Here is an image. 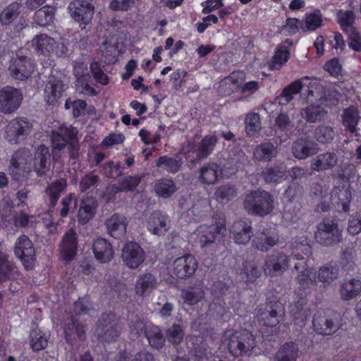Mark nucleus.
Returning a JSON list of instances; mask_svg holds the SVG:
<instances>
[{
  "instance_id": "3c124183",
  "label": "nucleus",
  "mask_w": 361,
  "mask_h": 361,
  "mask_svg": "<svg viewBox=\"0 0 361 361\" xmlns=\"http://www.w3.org/2000/svg\"><path fill=\"white\" fill-rule=\"evenodd\" d=\"M54 8L49 6H44L37 11L34 15V21L36 25L40 27L49 25L54 20Z\"/></svg>"
},
{
  "instance_id": "864d4df0",
  "label": "nucleus",
  "mask_w": 361,
  "mask_h": 361,
  "mask_svg": "<svg viewBox=\"0 0 361 361\" xmlns=\"http://www.w3.org/2000/svg\"><path fill=\"white\" fill-rule=\"evenodd\" d=\"M261 276L260 269L255 264L245 262L240 271V276L246 283H254Z\"/></svg>"
},
{
  "instance_id": "49530a36",
  "label": "nucleus",
  "mask_w": 361,
  "mask_h": 361,
  "mask_svg": "<svg viewBox=\"0 0 361 361\" xmlns=\"http://www.w3.org/2000/svg\"><path fill=\"white\" fill-rule=\"evenodd\" d=\"M49 337L39 329L32 330L30 334V344L33 351L38 352L48 345Z\"/></svg>"
},
{
  "instance_id": "c9c22d12",
  "label": "nucleus",
  "mask_w": 361,
  "mask_h": 361,
  "mask_svg": "<svg viewBox=\"0 0 361 361\" xmlns=\"http://www.w3.org/2000/svg\"><path fill=\"white\" fill-rule=\"evenodd\" d=\"M145 336L147 338L151 347L159 350L165 344L166 339L158 326L150 324L145 331Z\"/></svg>"
},
{
  "instance_id": "dca6fc26",
  "label": "nucleus",
  "mask_w": 361,
  "mask_h": 361,
  "mask_svg": "<svg viewBox=\"0 0 361 361\" xmlns=\"http://www.w3.org/2000/svg\"><path fill=\"white\" fill-rule=\"evenodd\" d=\"M35 66V62L32 59L23 56L13 59L8 69L13 78L19 80H25L32 74Z\"/></svg>"
},
{
  "instance_id": "f257e3e1",
  "label": "nucleus",
  "mask_w": 361,
  "mask_h": 361,
  "mask_svg": "<svg viewBox=\"0 0 361 361\" xmlns=\"http://www.w3.org/2000/svg\"><path fill=\"white\" fill-rule=\"evenodd\" d=\"M300 92L306 95L307 100L315 98L317 102L308 105L301 111L302 117L310 123H316L324 119L327 114L326 107L338 103L337 92L326 91L317 80L309 78L295 81V94Z\"/></svg>"
},
{
  "instance_id": "f8f14e48",
  "label": "nucleus",
  "mask_w": 361,
  "mask_h": 361,
  "mask_svg": "<svg viewBox=\"0 0 361 361\" xmlns=\"http://www.w3.org/2000/svg\"><path fill=\"white\" fill-rule=\"evenodd\" d=\"M316 240L324 246H332L338 243L341 237V231L332 220L325 219L317 226Z\"/></svg>"
},
{
  "instance_id": "a18cd8bd",
  "label": "nucleus",
  "mask_w": 361,
  "mask_h": 361,
  "mask_svg": "<svg viewBox=\"0 0 361 361\" xmlns=\"http://www.w3.org/2000/svg\"><path fill=\"white\" fill-rule=\"evenodd\" d=\"M157 279L154 275L149 273L141 274L135 284V292L138 295L142 296L149 289L155 287Z\"/></svg>"
},
{
  "instance_id": "412c9836",
  "label": "nucleus",
  "mask_w": 361,
  "mask_h": 361,
  "mask_svg": "<svg viewBox=\"0 0 361 361\" xmlns=\"http://www.w3.org/2000/svg\"><path fill=\"white\" fill-rule=\"evenodd\" d=\"M51 154L48 147L42 144L39 145L35 151L32 161V170H33L38 177H42L50 168Z\"/></svg>"
},
{
  "instance_id": "de8ad7c7",
  "label": "nucleus",
  "mask_w": 361,
  "mask_h": 361,
  "mask_svg": "<svg viewBox=\"0 0 361 361\" xmlns=\"http://www.w3.org/2000/svg\"><path fill=\"white\" fill-rule=\"evenodd\" d=\"M360 120L357 109L353 106L345 109L343 114V124L351 133L357 131V125Z\"/></svg>"
},
{
  "instance_id": "72a5a7b5",
  "label": "nucleus",
  "mask_w": 361,
  "mask_h": 361,
  "mask_svg": "<svg viewBox=\"0 0 361 361\" xmlns=\"http://www.w3.org/2000/svg\"><path fill=\"white\" fill-rule=\"evenodd\" d=\"M55 41L46 34L36 35L32 40V47L38 54L47 55L54 49Z\"/></svg>"
},
{
  "instance_id": "0eeeda50",
  "label": "nucleus",
  "mask_w": 361,
  "mask_h": 361,
  "mask_svg": "<svg viewBox=\"0 0 361 361\" xmlns=\"http://www.w3.org/2000/svg\"><path fill=\"white\" fill-rule=\"evenodd\" d=\"M30 156V150L25 148H20L13 153L8 167V173L13 180L28 178L32 171Z\"/></svg>"
},
{
  "instance_id": "79ce46f5",
  "label": "nucleus",
  "mask_w": 361,
  "mask_h": 361,
  "mask_svg": "<svg viewBox=\"0 0 361 361\" xmlns=\"http://www.w3.org/2000/svg\"><path fill=\"white\" fill-rule=\"evenodd\" d=\"M21 4L17 1L6 6L0 13V23L2 25H9L20 13Z\"/></svg>"
},
{
  "instance_id": "5701e85b",
  "label": "nucleus",
  "mask_w": 361,
  "mask_h": 361,
  "mask_svg": "<svg viewBox=\"0 0 361 361\" xmlns=\"http://www.w3.org/2000/svg\"><path fill=\"white\" fill-rule=\"evenodd\" d=\"M293 45V40L286 39L276 46L274 56L267 63L269 71H278L283 67L290 57V48Z\"/></svg>"
},
{
  "instance_id": "603ef678",
  "label": "nucleus",
  "mask_w": 361,
  "mask_h": 361,
  "mask_svg": "<svg viewBox=\"0 0 361 361\" xmlns=\"http://www.w3.org/2000/svg\"><path fill=\"white\" fill-rule=\"evenodd\" d=\"M236 195L237 191L235 187L230 184L220 185L214 192L215 199L220 203L228 202L233 199Z\"/></svg>"
},
{
  "instance_id": "7c9ffc66",
  "label": "nucleus",
  "mask_w": 361,
  "mask_h": 361,
  "mask_svg": "<svg viewBox=\"0 0 361 361\" xmlns=\"http://www.w3.org/2000/svg\"><path fill=\"white\" fill-rule=\"evenodd\" d=\"M276 154V148L270 142H264L257 145L253 151V158L260 162H269Z\"/></svg>"
},
{
  "instance_id": "5fc2aeb1",
  "label": "nucleus",
  "mask_w": 361,
  "mask_h": 361,
  "mask_svg": "<svg viewBox=\"0 0 361 361\" xmlns=\"http://www.w3.org/2000/svg\"><path fill=\"white\" fill-rule=\"evenodd\" d=\"M322 16L319 11L306 15L305 21L301 24L304 30L314 31L322 25Z\"/></svg>"
},
{
  "instance_id": "473e14b6",
  "label": "nucleus",
  "mask_w": 361,
  "mask_h": 361,
  "mask_svg": "<svg viewBox=\"0 0 361 361\" xmlns=\"http://www.w3.org/2000/svg\"><path fill=\"white\" fill-rule=\"evenodd\" d=\"M219 166L216 163H207L200 169L199 180L204 185H212L219 176Z\"/></svg>"
},
{
  "instance_id": "b1692460",
  "label": "nucleus",
  "mask_w": 361,
  "mask_h": 361,
  "mask_svg": "<svg viewBox=\"0 0 361 361\" xmlns=\"http://www.w3.org/2000/svg\"><path fill=\"white\" fill-rule=\"evenodd\" d=\"M78 251V238L73 228H70L63 236L59 245L61 258L66 262L72 261Z\"/></svg>"
},
{
  "instance_id": "f03ea898",
  "label": "nucleus",
  "mask_w": 361,
  "mask_h": 361,
  "mask_svg": "<svg viewBox=\"0 0 361 361\" xmlns=\"http://www.w3.org/2000/svg\"><path fill=\"white\" fill-rule=\"evenodd\" d=\"M243 205L249 215L264 218L273 212L274 197L265 190H252L245 195Z\"/></svg>"
},
{
  "instance_id": "c756f323",
  "label": "nucleus",
  "mask_w": 361,
  "mask_h": 361,
  "mask_svg": "<svg viewBox=\"0 0 361 361\" xmlns=\"http://www.w3.org/2000/svg\"><path fill=\"white\" fill-rule=\"evenodd\" d=\"M177 190L173 180L169 178L157 179L154 184V190L157 196L164 199L170 198Z\"/></svg>"
},
{
  "instance_id": "2eb2a0df",
  "label": "nucleus",
  "mask_w": 361,
  "mask_h": 361,
  "mask_svg": "<svg viewBox=\"0 0 361 361\" xmlns=\"http://www.w3.org/2000/svg\"><path fill=\"white\" fill-rule=\"evenodd\" d=\"M290 259L288 256L282 252H274L267 256L263 270L266 276H279L288 269Z\"/></svg>"
},
{
  "instance_id": "cd10ccee",
  "label": "nucleus",
  "mask_w": 361,
  "mask_h": 361,
  "mask_svg": "<svg viewBox=\"0 0 361 361\" xmlns=\"http://www.w3.org/2000/svg\"><path fill=\"white\" fill-rule=\"evenodd\" d=\"M67 188V181L65 178H59L47 185L44 190V198L49 207L56 205L61 193Z\"/></svg>"
},
{
  "instance_id": "9b49d317",
  "label": "nucleus",
  "mask_w": 361,
  "mask_h": 361,
  "mask_svg": "<svg viewBox=\"0 0 361 361\" xmlns=\"http://www.w3.org/2000/svg\"><path fill=\"white\" fill-rule=\"evenodd\" d=\"M15 255L20 260L26 270H32L36 262V253L32 242L25 234L16 240L14 245Z\"/></svg>"
},
{
  "instance_id": "13d9d810",
  "label": "nucleus",
  "mask_w": 361,
  "mask_h": 361,
  "mask_svg": "<svg viewBox=\"0 0 361 361\" xmlns=\"http://www.w3.org/2000/svg\"><path fill=\"white\" fill-rule=\"evenodd\" d=\"M116 361H156V360L152 353L146 350H142L137 352L130 360H129V357L126 351L121 352Z\"/></svg>"
},
{
  "instance_id": "bb28decb",
  "label": "nucleus",
  "mask_w": 361,
  "mask_h": 361,
  "mask_svg": "<svg viewBox=\"0 0 361 361\" xmlns=\"http://www.w3.org/2000/svg\"><path fill=\"white\" fill-rule=\"evenodd\" d=\"M169 222L167 215L160 211H154L148 219L147 229L154 235H162L169 230Z\"/></svg>"
},
{
  "instance_id": "ddd939ff",
  "label": "nucleus",
  "mask_w": 361,
  "mask_h": 361,
  "mask_svg": "<svg viewBox=\"0 0 361 361\" xmlns=\"http://www.w3.org/2000/svg\"><path fill=\"white\" fill-rule=\"evenodd\" d=\"M72 18L80 24L81 28L91 23L94 13L92 4L84 0H74L68 5Z\"/></svg>"
},
{
  "instance_id": "e2e57ef3",
  "label": "nucleus",
  "mask_w": 361,
  "mask_h": 361,
  "mask_svg": "<svg viewBox=\"0 0 361 361\" xmlns=\"http://www.w3.org/2000/svg\"><path fill=\"white\" fill-rule=\"evenodd\" d=\"M315 138L322 143L331 142L334 137V129L328 126H319L314 131Z\"/></svg>"
},
{
  "instance_id": "a19ab883",
  "label": "nucleus",
  "mask_w": 361,
  "mask_h": 361,
  "mask_svg": "<svg viewBox=\"0 0 361 361\" xmlns=\"http://www.w3.org/2000/svg\"><path fill=\"white\" fill-rule=\"evenodd\" d=\"M331 200L333 204H337L338 207L341 205L343 211L348 212L351 192L347 188H336L331 194Z\"/></svg>"
},
{
  "instance_id": "39448f33",
  "label": "nucleus",
  "mask_w": 361,
  "mask_h": 361,
  "mask_svg": "<svg viewBox=\"0 0 361 361\" xmlns=\"http://www.w3.org/2000/svg\"><path fill=\"white\" fill-rule=\"evenodd\" d=\"M78 130L72 126H61L57 130L51 131V143L53 151L67 149L71 159H78L80 146L77 135Z\"/></svg>"
},
{
  "instance_id": "4c0bfd02",
  "label": "nucleus",
  "mask_w": 361,
  "mask_h": 361,
  "mask_svg": "<svg viewBox=\"0 0 361 361\" xmlns=\"http://www.w3.org/2000/svg\"><path fill=\"white\" fill-rule=\"evenodd\" d=\"M261 176L266 183H278L285 176V169L281 165L267 166L262 169Z\"/></svg>"
},
{
  "instance_id": "bf43d9fd",
  "label": "nucleus",
  "mask_w": 361,
  "mask_h": 361,
  "mask_svg": "<svg viewBox=\"0 0 361 361\" xmlns=\"http://www.w3.org/2000/svg\"><path fill=\"white\" fill-rule=\"evenodd\" d=\"M168 341L173 345H179L183 340L184 333L180 325L174 324L166 331Z\"/></svg>"
},
{
  "instance_id": "69168bd1",
  "label": "nucleus",
  "mask_w": 361,
  "mask_h": 361,
  "mask_svg": "<svg viewBox=\"0 0 361 361\" xmlns=\"http://www.w3.org/2000/svg\"><path fill=\"white\" fill-rule=\"evenodd\" d=\"M141 182V177L138 176H128L120 181L121 191L128 192L135 190Z\"/></svg>"
},
{
  "instance_id": "0e129e2a",
  "label": "nucleus",
  "mask_w": 361,
  "mask_h": 361,
  "mask_svg": "<svg viewBox=\"0 0 361 361\" xmlns=\"http://www.w3.org/2000/svg\"><path fill=\"white\" fill-rule=\"evenodd\" d=\"M228 285L221 281L214 282L211 288L212 295L213 296L214 302L220 304L223 300L221 298L228 290Z\"/></svg>"
},
{
  "instance_id": "e433bc0d",
  "label": "nucleus",
  "mask_w": 361,
  "mask_h": 361,
  "mask_svg": "<svg viewBox=\"0 0 361 361\" xmlns=\"http://www.w3.org/2000/svg\"><path fill=\"white\" fill-rule=\"evenodd\" d=\"M217 143V138L215 135H205L199 142L197 149L195 150L197 157L199 159L207 158L209 156Z\"/></svg>"
},
{
  "instance_id": "58836bf2",
  "label": "nucleus",
  "mask_w": 361,
  "mask_h": 361,
  "mask_svg": "<svg viewBox=\"0 0 361 361\" xmlns=\"http://www.w3.org/2000/svg\"><path fill=\"white\" fill-rule=\"evenodd\" d=\"M361 292V281L351 279L345 281L341 288V296L343 300H349L358 295Z\"/></svg>"
},
{
  "instance_id": "680f3d73",
  "label": "nucleus",
  "mask_w": 361,
  "mask_h": 361,
  "mask_svg": "<svg viewBox=\"0 0 361 361\" xmlns=\"http://www.w3.org/2000/svg\"><path fill=\"white\" fill-rule=\"evenodd\" d=\"M337 277V269L331 266L322 267L317 273V279L323 283H330Z\"/></svg>"
},
{
  "instance_id": "052dcab7",
  "label": "nucleus",
  "mask_w": 361,
  "mask_h": 361,
  "mask_svg": "<svg viewBox=\"0 0 361 361\" xmlns=\"http://www.w3.org/2000/svg\"><path fill=\"white\" fill-rule=\"evenodd\" d=\"M274 361H293V341L283 344L276 353Z\"/></svg>"
},
{
  "instance_id": "423d86ee",
  "label": "nucleus",
  "mask_w": 361,
  "mask_h": 361,
  "mask_svg": "<svg viewBox=\"0 0 361 361\" xmlns=\"http://www.w3.org/2000/svg\"><path fill=\"white\" fill-rule=\"evenodd\" d=\"M224 337L228 341L229 353L235 357L250 355L256 345V338L247 329L227 330Z\"/></svg>"
},
{
  "instance_id": "6e6d98bb",
  "label": "nucleus",
  "mask_w": 361,
  "mask_h": 361,
  "mask_svg": "<svg viewBox=\"0 0 361 361\" xmlns=\"http://www.w3.org/2000/svg\"><path fill=\"white\" fill-rule=\"evenodd\" d=\"M181 296L185 303L192 306L197 304L204 298V292L198 288H190L183 290Z\"/></svg>"
},
{
  "instance_id": "4468645a",
  "label": "nucleus",
  "mask_w": 361,
  "mask_h": 361,
  "mask_svg": "<svg viewBox=\"0 0 361 361\" xmlns=\"http://www.w3.org/2000/svg\"><path fill=\"white\" fill-rule=\"evenodd\" d=\"M23 100L21 92L7 86L0 90V112L10 114L18 109Z\"/></svg>"
},
{
  "instance_id": "4be33fe9",
  "label": "nucleus",
  "mask_w": 361,
  "mask_h": 361,
  "mask_svg": "<svg viewBox=\"0 0 361 361\" xmlns=\"http://www.w3.org/2000/svg\"><path fill=\"white\" fill-rule=\"evenodd\" d=\"M245 79L243 71H233L220 82L219 92L222 97H227L240 90Z\"/></svg>"
},
{
  "instance_id": "f704fd0d",
  "label": "nucleus",
  "mask_w": 361,
  "mask_h": 361,
  "mask_svg": "<svg viewBox=\"0 0 361 361\" xmlns=\"http://www.w3.org/2000/svg\"><path fill=\"white\" fill-rule=\"evenodd\" d=\"M338 162L337 155L334 152L320 154L311 164V168L314 171H323L333 168Z\"/></svg>"
},
{
  "instance_id": "8fccbe9b",
  "label": "nucleus",
  "mask_w": 361,
  "mask_h": 361,
  "mask_svg": "<svg viewBox=\"0 0 361 361\" xmlns=\"http://www.w3.org/2000/svg\"><path fill=\"white\" fill-rule=\"evenodd\" d=\"M313 325L315 330L320 334L329 335L338 330L339 326L331 319L314 317Z\"/></svg>"
},
{
  "instance_id": "338daca9",
  "label": "nucleus",
  "mask_w": 361,
  "mask_h": 361,
  "mask_svg": "<svg viewBox=\"0 0 361 361\" xmlns=\"http://www.w3.org/2000/svg\"><path fill=\"white\" fill-rule=\"evenodd\" d=\"M354 18L355 17L353 11H347L345 12H341L339 13L338 23L343 31L348 32L355 30V28L353 27Z\"/></svg>"
},
{
  "instance_id": "7ed1b4c3",
  "label": "nucleus",
  "mask_w": 361,
  "mask_h": 361,
  "mask_svg": "<svg viewBox=\"0 0 361 361\" xmlns=\"http://www.w3.org/2000/svg\"><path fill=\"white\" fill-rule=\"evenodd\" d=\"M285 314L283 305L279 301L266 302L264 307L258 310V319L264 327L261 329L264 339L272 340L271 336L276 332L278 325Z\"/></svg>"
},
{
  "instance_id": "a211bd4d",
  "label": "nucleus",
  "mask_w": 361,
  "mask_h": 361,
  "mask_svg": "<svg viewBox=\"0 0 361 361\" xmlns=\"http://www.w3.org/2000/svg\"><path fill=\"white\" fill-rule=\"evenodd\" d=\"M63 333L67 343L73 345L77 339L82 340L85 334V324L75 315H71L63 324Z\"/></svg>"
},
{
  "instance_id": "4d7b16f0",
  "label": "nucleus",
  "mask_w": 361,
  "mask_h": 361,
  "mask_svg": "<svg viewBox=\"0 0 361 361\" xmlns=\"http://www.w3.org/2000/svg\"><path fill=\"white\" fill-rule=\"evenodd\" d=\"M79 88L80 93L88 97L97 96L98 92L90 84V75L87 74H82L78 78Z\"/></svg>"
},
{
  "instance_id": "9d476101",
  "label": "nucleus",
  "mask_w": 361,
  "mask_h": 361,
  "mask_svg": "<svg viewBox=\"0 0 361 361\" xmlns=\"http://www.w3.org/2000/svg\"><path fill=\"white\" fill-rule=\"evenodd\" d=\"M97 330L102 334L101 338L106 343L115 342L120 336L121 327L116 314L103 313L97 323Z\"/></svg>"
},
{
  "instance_id": "a878e982",
  "label": "nucleus",
  "mask_w": 361,
  "mask_h": 361,
  "mask_svg": "<svg viewBox=\"0 0 361 361\" xmlns=\"http://www.w3.org/2000/svg\"><path fill=\"white\" fill-rule=\"evenodd\" d=\"M92 250L96 260L102 264L109 262L114 255L111 244L104 238L94 240Z\"/></svg>"
},
{
  "instance_id": "6ab92c4d",
  "label": "nucleus",
  "mask_w": 361,
  "mask_h": 361,
  "mask_svg": "<svg viewBox=\"0 0 361 361\" xmlns=\"http://www.w3.org/2000/svg\"><path fill=\"white\" fill-rule=\"evenodd\" d=\"M122 258L127 267L136 269L144 262L145 252L137 243L128 242L122 250Z\"/></svg>"
},
{
  "instance_id": "37998d69",
  "label": "nucleus",
  "mask_w": 361,
  "mask_h": 361,
  "mask_svg": "<svg viewBox=\"0 0 361 361\" xmlns=\"http://www.w3.org/2000/svg\"><path fill=\"white\" fill-rule=\"evenodd\" d=\"M15 269L14 264L8 259V255L0 250V283L11 280Z\"/></svg>"
},
{
  "instance_id": "20e7f679",
  "label": "nucleus",
  "mask_w": 361,
  "mask_h": 361,
  "mask_svg": "<svg viewBox=\"0 0 361 361\" xmlns=\"http://www.w3.org/2000/svg\"><path fill=\"white\" fill-rule=\"evenodd\" d=\"M297 259L300 260V263L295 264V269H301L298 275V283L303 289L310 288L317 286V272L312 267L307 265V258L305 257H300V252L305 257H308L311 254V247L307 243V238L302 236L296 242Z\"/></svg>"
},
{
  "instance_id": "2f4dec72",
  "label": "nucleus",
  "mask_w": 361,
  "mask_h": 361,
  "mask_svg": "<svg viewBox=\"0 0 361 361\" xmlns=\"http://www.w3.org/2000/svg\"><path fill=\"white\" fill-rule=\"evenodd\" d=\"M64 91L61 80L58 79L50 80L44 90V98L49 105H54L61 97Z\"/></svg>"
},
{
  "instance_id": "1a4fd4ad",
  "label": "nucleus",
  "mask_w": 361,
  "mask_h": 361,
  "mask_svg": "<svg viewBox=\"0 0 361 361\" xmlns=\"http://www.w3.org/2000/svg\"><path fill=\"white\" fill-rule=\"evenodd\" d=\"M32 123L25 117H17L9 121L5 130L6 139L11 144L24 141L30 133Z\"/></svg>"
},
{
  "instance_id": "09e8293b",
  "label": "nucleus",
  "mask_w": 361,
  "mask_h": 361,
  "mask_svg": "<svg viewBox=\"0 0 361 361\" xmlns=\"http://www.w3.org/2000/svg\"><path fill=\"white\" fill-rule=\"evenodd\" d=\"M182 165L181 159L168 157L166 155L161 156L156 162V166L159 168H163L171 173H176Z\"/></svg>"
},
{
  "instance_id": "6e6552de",
  "label": "nucleus",
  "mask_w": 361,
  "mask_h": 361,
  "mask_svg": "<svg viewBox=\"0 0 361 361\" xmlns=\"http://www.w3.org/2000/svg\"><path fill=\"white\" fill-rule=\"evenodd\" d=\"M214 223L209 226L200 225L197 229V236L202 249L212 245L216 238L226 231V221L223 217H213Z\"/></svg>"
},
{
  "instance_id": "c85d7f7f",
  "label": "nucleus",
  "mask_w": 361,
  "mask_h": 361,
  "mask_svg": "<svg viewBox=\"0 0 361 361\" xmlns=\"http://www.w3.org/2000/svg\"><path fill=\"white\" fill-rule=\"evenodd\" d=\"M127 219L121 214H114L106 221V226L109 235L119 239L124 236L126 232Z\"/></svg>"
},
{
  "instance_id": "393cba45",
  "label": "nucleus",
  "mask_w": 361,
  "mask_h": 361,
  "mask_svg": "<svg viewBox=\"0 0 361 361\" xmlns=\"http://www.w3.org/2000/svg\"><path fill=\"white\" fill-rule=\"evenodd\" d=\"M98 207L97 200L91 196H86L80 200L78 210V221L81 225H85L92 219Z\"/></svg>"
},
{
  "instance_id": "ea45409f",
  "label": "nucleus",
  "mask_w": 361,
  "mask_h": 361,
  "mask_svg": "<svg viewBox=\"0 0 361 361\" xmlns=\"http://www.w3.org/2000/svg\"><path fill=\"white\" fill-rule=\"evenodd\" d=\"M245 130L248 137L257 136L262 130L260 116L257 113H248L245 118Z\"/></svg>"
},
{
  "instance_id": "f3484780",
  "label": "nucleus",
  "mask_w": 361,
  "mask_h": 361,
  "mask_svg": "<svg viewBox=\"0 0 361 361\" xmlns=\"http://www.w3.org/2000/svg\"><path fill=\"white\" fill-rule=\"evenodd\" d=\"M229 231L234 242L238 245H246L253 235L252 221L247 218L234 221Z\"/></svg>"
},
{
  "instance_id": "774afa93",
  "label": "nucleus",
  "mask_w": 361,
  "mask_h": 361,
  "mask_svg": "<svg viewBox=\"0 0 361 361\" xmlns=\"http://www.w3.org/2000/svg\"><path fill=\"white\" fill-rule=\"evenodd\" d=\"M99 176L94 173V172H90L83 177H82L79 183V188L82 192H86L87 190L94 187L97 185L99 181Z\"/></svg>"
},
{
  "instance_id": "c03bdc74",
  "label": "nucleus",
  "mask_w": 361,
  "mask_h": 361,
  "mask_svg": "<svg viewBox=\"0 0 361 361\" xmlns=\"http://www.w3.org/2000/svg\"><path fill=\"white\" fill-rule=\"evenodd\" d=\"M264 237L257 238L253 240V244L256 249L266 252L274 247L279 240V237L277 233H271V235L266 234L264 231L262 233Z\"/></svg>"
},
{
  "instance_id": "aec40b11",
  "label": "nucleus",
  "mask_w": 361,
  "mask_h": 361,
  "mask_svg": "<svg viewBox=\"0 0 361 361\" xmlns=\"http://www.w3.org/2000/svg\"><path fill=\"white\" fill-rule=\"evenodd\" d=\"M197 268L195 257L190 255H185L178 257L173 262V272L178 278L185 279L190 277Z\"/></svg>"
}]
</instances>
